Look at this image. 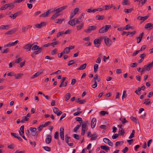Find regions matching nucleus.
Wrapping results in <instances>:
<instances>
[{"label":"nucleus","mask_w":153,"mask_h":153,"mask_svg":"<svg viewBox=\"0 0 153 153\" xmlns=\"http://www.w3.org/2000/svg\"><path fill=\"white\" fill-rule=\"evenodd\" d=\"M111 27V25H106L99 29V33H105L108 31V29L110 28Z\"/></svg>","instance_id":"f257e3e1"},{"label":"nucleus","mask_w":153,"mask_h":153,"mask_svg":"<svg viewBox=\"0 0 153 153\" xmlns=\"http://www.w3.org/2000/svg\"><path fill=\"white\" fill-rule=\"evenodd\" d=\"M102 39V37H101L99 39H96L94 40V43L95 47L98 48L100 46Z\"/></svg>","instance_id":"f03ea898"},{"label":"nucleus","mask_w":153,"mask_h":153,"mask_svg":"<svg viewBox=\"0 0 153 153\" xmlns=\"http://www.w3.org/2000/svg\"><path fill=\"white\" fill-rule=\"evenodd\" d=\"M97 28V26L94 25L89 26L87 29L84 30V32L87 33H89L90 31L95 30Z\"/></svg>","instance_id":"7ed1b4c3"},{"label":"nucleus","mask_w":153,"mask_h":153,"mask_svg":"<svg viewBox=\"0 0 153 153\" xmlns=\"http://www.w3.org/2000/svg\"><path fill=\"white\" fill-rule=\"evenodd\" d=\"M51 10H52V9H49L46 12H44L42 13L41 15L39 16L40 17H48L49 14H50L51 11H51Z\"/></svg>","instance_id":"20e7f679"},{"label":"nucleus","mask_w":153,"mask_h":153,"mask_svg":"<svg viewBox=\"0 0 153 153\" xmlns=\"http://www.w3.org/2000/svg\"><path fill=\"white\" fill-rule=\"evenodd\" d=\"M60 134L61 139L63 140L64 139V128L63 127H61L60 129Z\"/></svg>","instance_id":"39448f33"},{"label":"nucleus","mask_w":153,"mask_h":153,"mask_svg":"<svg viewBox=\"0 0 153 153\" xmlns=\"http://www.w3.org/2000/svg\"><path fill=\"white\" fill-rule=\"evenodd\" d=\"M33 45V44H28L25 45L23 47V48L26 50L27 51H30L31 47Z\"/></svg>","instance_id":"423d86ee"},{"label":"nucleus","mask_w":153,"mask_h":153,"mask_svg":"<svg viewBox=\"0 0 153 153\" xmlns=\"http://www.w3.org/2000/svg\"><path fill=\"white\" fill-rule=\"evenodd\" d=\"M153 67V61L151 63H150L148 65H145L144 66V67L146 69V70L147 71H149L150 70L151 68Z\"/></svg>","instance_id":"0eeeda50"},{"label":"nucleus","mask_w":153,"mask_h":153,"mask_svg":"<svg viewBox=\"0 0 153 153\" xmlns=\"http://www.w3.org/2000/svg\"><path fill=\"white\" fill-rule=\"evenodd\" d=\"M18 30L17 28H14L12 29L7 31L5 34L7 35H11L15 33Z\"/></svg>","instance_id":"6e6552de"},{"label":"nucleus","mask_w":153,"mask_h":153,"mask_svg":"<svg viewBox=\"0 0 153 153\" xmlns=\"http://www.w3.org/2000/svg\"><path fill=\"white\" fill-rule=\"evenodd\" d=\"M104 42L107 46H110L111 44V40L108 37L104 38Z\"/></svg>","instance_id":"1a4fd4ad"},{"label":"nucleus","mask_w":153,"mask_h":153,"mask_svg":"<svg viewBox=\"0 0 153 153\" xmlns=\"http://www.w3.org/2000/svg\"><path fill=\"white\" fill-rule=\"evenodd\" d=\"M103 141L104 142L107 144H108V145L111 146H113V143L108 138H105L103 139Z\"/></svg>","instance_id":"9d476101"},{"label":"nucleus","mask_w":153,"mask_h":153,"mask_svg":"<svg viewBox=\"0 0 153 153\" xmlns=\"http://www.w3.org/2000/svg\"><path fill=\"white\" fill-rule=\"evenodd\" d=\"M52 138L51 135H48L47 136L45 139V143L47 144L50 143L51 141Z\"/></svg>","instance_id":"9b49d317"},{"label":"nucleus","mask_w":153,"mask_h":153,"mask_svg":"<svg viewBox=\"0 0 153 153\" xmlns=\"http://www.w3.org/2000/svg\"><path fill=\"white\" fill-rule=\"evenodd\" d=\"M18 40H16L14 42H10L7 44L5 46V47H10L13 46H15L16 45L18 42Z\"/></svg>","instance_id":"f8f14e48"},{"label":"nucleus","mask_w":153,"mask_h":153,"mask_svg":"<svg viewBox=\"0 0 153 153\" xmlns=\"http://www.w3.org/2000/svg\"><path fill=\"white\" fill-rule=\"evenodd\" d=\"M96 123V118H93L91 120V126L92 128H93L95 127Z\"/></svg>","instance_id":"ddd939ff"},{"label":"nucleus","mask_w":153,"mask_h":153,"mask_svg":"<svg viewBox=\"0 0 153 153\" xmlns=\"http://www.w3.org/2000/svg\"><path fill=\"white\" fill-rule=\"evenodd\" d=\"M32 27V26L27 25L26 27L23 26L22 28V32L25 33L28 30V29Z\"/></svg>","instance_id":"4468645a"},{"label":"nucleus","mask_w":153,"mask_h":153,"mask_svg":"<svg viewBox=\"0 0 153 153\" xmlns=\"http://www.w3.org/2000/svg\"><path fill=\"white\" fill-rule=\"evenodd\" d=\"M113 104H114V103L111 102L109 101H104L103 106H108Z\"/></svg>","instance_id":"2eb2a0df"},{"label":"nucleus","mask_w":153,"mask_h":153,"mask_svg":"<svg viewBox=\"0 0 153 153\" xmlns=\"http://www.w3.org/2000/svg\"><path fill=\"white\" fill-rule=\"evenodd\" d=\"M43 50V48L42 47H40L39 49L37 50V51L34 52V54H35L36 55L40 53Z\"/></svg>","instance_id":"dca6fc26"},{"label":"nucleus","mask_w":153,"mask_h":153,"mask_svg":"<svg viewBox=\"0 0 153 153\" xmlns=\"http://www.w3.org/2000/svg\"><path fill=\"white\" fill-rule=\"evenodd\" d=\"M43 72V71H38L34 75H33L31 77V78L32 79L34 78L35 77H37L40 74H41Z\"/></svg>","instance_id":"f3484780"},{"label":"nucleus","mask_w":153,"mask_h":153,"mask_svg":"<svg viewBox=\"0 0 153 153\" xmlns=\"http://www.w3.org/2000/svg\"><path fill=\"white\" fill-rule=\"evenodd\" d=\"M87 64L85 63L81 65L80 67L77 68L78 70H82L84 69L86 67Z\"/></svg>","instance_id":"a211bd4d"},{"label":"nucleus","mask_w":153,"mask_h":153,"mask_svg":"<svg viewBox=\"0 0 153 153\" xmlns=\"http://www.w3.org/2000/svg\"><path fill=\"white\" fill-rule=\"evenodd\" d=\"M71 97V94L69 93H67L65 95V100L66 101H67Z\"/></svg>","instance_id":"6ab92c4d"},{"label":"nucleus","mask_w":153,"mask_h":153,"mask_svg":"<svg viewBox=\"0 0 153 153\" xmlns=\"http://www.w3.org/2000/svg\"><path fill=\"white\" fill-rule=\"evenodd\" d=\"M9 27L8 25H1L0 27V29L3 30L7 29Z\"/></svg>","instance_id":"aec40b11"},{"label":"nucleus","mask_w":153,"mask_h":153,"mask_svg":"<svg viewBox=\"0 0 153 153\" xmlns=\"http://www.w3.org/2000/svg\"><path fill=\"white\" fill-rule=\"evenodd\" d=\"M23 75V74L19 73L17 74H14V76L15 77L16 79H18Z\"/></svg>","instance_id":"412c9836"},{"label":"nucleus","mask_w":153,"mask_h":153,"mask_svg":"<svg viewBox=\"0 0 153 153\" xmlns=\"http://www.w3.org/2000/svg\"><path fill=\"white\" fill-rule=\"evenodd\" d=\"M75 19H74L70 20L68 22V24L71 26H73L75 25Z\"/></svg>","instance_id":"4be33fe9"},{"label":"nucleus","mask_w":153,"mask_h":153,"mask_svg":"<svg viewBox=\"0 0 153 153\" xmlns=\"http://www.w3.org/2000/svg\"><path fill=\"white\" fill-rule=\"evenodd\" d=\"M127 36H128L129 35H130V36L131 37L136 33V31H134L132 32L128 31L127 32Z\"/></svg>","instance_id":"5701e85b"},{"label":"nucleus","mask_w":153,"mask_h":153,"mask_svg":"<svg viewBox=\"0 0 153 153\" xmlns=\"http://www.w3.org/2000/svg\"><path fill=\"white\" fill-rule=\"evenodd\" d=\"M100 148L101 149H103L106 151L108 150L109 149V147L105 145L101 146H100Z\"/></svg>","instance_id":"b1692460"},{"label":"nucleus","mask_w":153,"mask_h":153,"mask_svg":"<svg viewBox=\"0 0 153 153\" xmlns=\"http://www.w3.org/2000/svg\"><path fill=\"white\" fill-rule=\"evenodd\" d=\"M151 23H147L146 24L145 27L147 29H149V30H150L151 29Z\"/></svg>","instance_id":"393cba45"},{"label":"nucleus","mask_w":153,"mask_h":153,"mask_svg":"<svg viewBox=\"0 0 153 153\" xmlns=\"http://www.w3.org/2000/svg\"><path fill=\"white\" fill-rule=\"evenodd\" d=\"M84 23H82L80 25L76 26L77 29L78 30H79L81 29L83 27Z\"/></svg>","instance_id":"a878e982"},{"label":"nucleus","mask_w":153,"mask_h":153,"mask_svg":"<svg viewBox=\"0 0 153 153\" xmlns=\"http://www.w3.org/2000/svg\"><path fill=\"white\" fill-rule=\"evenodd\" d=\"M96 18H97L96 19L97 20H102L103 19H104V16H100V15H97L96 17Z\"/></svg>","instance_id":"bb28decb"},{"label":"nucleus","mask_w":153,"mask_h":153,"mask_svg":"<svg viewBox=\"0 0 153 153\" xmlns=\"http://www.w3.org/2000/svg\"><path fill=\"white\" fill-rule=\"evenodd\" d=\"M129 29H131L132 30H133L134 29V27L133 26H130L129 25H127L125 27V30H128Z\"/></svg>","instance_id":"cd10ccee"},{"label":"nucleus","mask_w":153,"mask_h":153,"mask_svg":"<svg viewBox=\"0 0 153 153\" xmlns=\"http://www.w3.org/2000/svg\"><path fill=\"white\" fill-rule=\"evenodd\" d=\"M129 2L128 0H123L122 2V4L123 5H127L129 4Z\"/></svg>","instance_id":"c85d7f7f"},{"label":"nucleus","mask_w":153,"mask_h":153,"mask_svg":"<svg viewBox=\"0 0 153 153\" xmlns=\"http://www.w3.org/2000/svg\"><path fill=\"white\" fill-rule=\"evenodd\" d=\"M131 119L136 123H139L138 120L135 117H131L130 118Z\"/></svg>","instance_id":"c756f323"},{"label":"nucleus","mask_w":153,"mask_h":153,"mask_svg":"<svg viewBox=\"0 0 153 153\" xmlns=\"http://www.w3.org/2000/svg\"><path fill=\"white\" fill-rule=\"evenodd\" d=\"M64 20V19H58L56 20V21L55 22V23L58 24H61Z\"/></svg>","instance_id":"7c9ffc66"},{"label":"nucleus","mask_w":153,"mask_h":153,"mask_svg":"<svg viewBox=\"0 0 153 153\" xmlns=\"http://www.w3.org/2000/svg\"><path fill=\"white\" fill-rule=\"evenodd\" d=\"M144 100H145V101L143 103V104H145L146 105H149L151 103V102L150 101V99H145Z\"/></svg>","instance_id":"2f4dec72"},{"label":"nucleus","mask_w":153,"mask_h":153,"mask_svg":"<svg viewBox=\"0 0 153 153\" xmlns=\"http://www.w3.org/2000/svg\"><path fill=\"white\" fill-rule=\"evenodd\" d=\"M133 10V8H131L129 9H125L124 10V11L125 13H131L132 10Z\"/></svg>","instance_id":"473e14b6"},{"label":"nucleus","mask_w":153,"mask_h":153,"mask_svg":"<svg viewBox=\"0 0 153 153\" xmlns=\"http://www.w3.org/2000/svg\"><path fill=\"white\" fill-rule=\"evenodd\" d=\"M8 7V4H6L2 6L0 8V9L1 10H3L6 9Z\"/></svg>","instance_id":"72a5a7b5"},{"label":"nucleus","mask_w":153,"mask_h":153,"mask_svg":"<svg viewBox=\"0 0 153 153\" xmlns=\"http://www.w3.org/2000/svg\"><path fill=\"white\" fill-rule=\"evenodd\" d=\"M118 134L120 135H123L124 134L125 132L123 128H122V129L121 130L119 129V130L118 131Z\"/></svg>","instance_id":"f704fd0d"},{"label":"nucleus","mask_w":153,"mask_h":153,"mask_svg":"<svg viewBox=\"0 0 153 153\" xmlns=\"http://www.w3.org/2000/svg\"><path fill=\"white\" fill-rule=\"evenodd\" d=\"M94 72H96L98 69V65L97 64H95L94 66Z\"/></svg>","instance_id":"c9c22d12"},{"label":"nucleus","mask_w":153,"mask_h":153,"mask_svg":"<svg viewBox=\"0 0 153 153\" xmlns=\"http://www.w3.org/2000/svg\"><path fill=\"white\" fill-rule=\"evenodd\" d=\"M14 3L13 2V3H10L7 4L8 7H11V9L15 7Z\"/></svg>","instance_id":"e433bc0d"},{"label":"nucleus","mask_w":153,"mask_h":153,"mask_svg":"<svg viewBox=\"0 0 153 153\" xmlns=\"http://www.w3.org/2000/svg\"><path fill=\"white\" fill-rule=\"evenodd\" d=\"M59 43V42L56 41V42H53L52 43H50V45L53 47H54V45H57Z\"/></svg>","instance_id":"4c0bfd02"},{"label":"nucleus","mask_w":153,"mask_h":153,"mask_svg":"<svg viewBox=\"0 0 153 153\" xmlns=\"http://www.w3.org/2000/svg\"><path fill=\"white\" fill-rule=\"evenodd\" d=\"M43 148L46 151L50 152L51 151V148L48 146H43Z\"/></svg>","instance_id":"58836bf2"},{"label":"nucleus","mask_w":153,"mask_h":153,"mask_svg":"<svg viewBox=\"0 0 153 153\" xmlns=\"http://www.w3.org/2000/svg\"><path fill=\"white\" fill-rule=\"evenodd\" d=\"M40 47L37 45H35L32 48V50L33 51L36 50L39 48Z\"/></svg>","instance_id":"ea45409f"},{"label":"nucleus","mask_w":153,"mask_h":153,"mask_svg":"<svg viewBox=\"0 0 153 153\" xmlns=\"http://www.w3.org/2000/svg\"><path fill=\"white\" fill-rule=\"evenodd\" d=\"M59 15H58L57 13H55L54 15H53L52 17L51 18V20H53L55 19Z\"/></svg>","instance_id":"a19ab883"},{"label":"nucleus","mask_w":153,"mask_h":153,"mask_svg":"<svg viewBox=\"0 0 153 153\" xmlns=\"http://www.w3.org/2000/svg\"><path fill=\"white\" fill-rule=\"evenodd\" d=\"M100 114L102 116H104L106 114H108V113L105 111H102L100 112Z\"/></svg>","instance_id":"79ce46f5"},{"label":"nucleus","mask_w":153,"mask_h":153,"mask_svg":"<svg viewBox=\"0 0 153 153\" xmlns=\"http://www.w3.org/2000/svg\"><path fill=\"white\" fill-rule=\"evenodd\" d=\"M59 133L58 132H56L54 134V138L55 139L58 140L59 139Z\"/></svg>","instance_id":"37998d69"},{"label":"nucleus","mask_w":153,"mask_h":153,"mask_svg":"<svg viewBox=\"0 0 153 153\" xmlns=\"http://www.w3.org/2000/svg\"><path fill=\"white\" fill-rule=\"evenodd\" d=\"M76 121H79L80 124L82 122V119L80 117H77L76 118Z\"/></svg>","instance_id":"c03bdc74"},{"label":"nucleus","mask_w":153,"mask_h":153,"mask_svg":"<svg viewBox=\"0 0 153 153\" xmlns=\"http://www.w3.org/2000/svg\"><path fill=\"white\" fill-rule=\"evenodd\" d=\"M149 15H147L146 16H143L142 19V22H143L145 20H146L149 17Z\"/></svg>","instance_id":"a18cd8bd"},{"label":"nucleus","mask_w":153,"mask_h":153,"mask_svg":"<svg viewBox=\"0 0 153 153\" xmlns=\"http://www.w3.org/2000/svg\"><path fill=\"white\" fill-rule=\"evenodd\" d=\"M80 126V125H77L74 128V132H76L78 130Z\"/></svg>","instance_id":"49530a36"},{"label":"nucleus","mask_w":153,"mask_h":153,"mask_svg":"<svg viewBox=\"0 0 153 153\" xmlns=\"http://www.w3.org/2000/svg\"><path fill=\"white\" fill-rule=\"evenodd\" d=\"M64 51H65L66 54H67V53H68L70 51V50L69 49V48L68 47H66L64 49Z\"/></svg>","instance_id":"de8ad7c7"},{"label":"nucleus","mask_w":153,"mask_h":153,"mask_svg":"<svg viewBox=\"0 0 153 153\" xmlns=\"http://www.w3.org/2000/svg\"><path fill=\"white\" fill-rule=\"evenodd\" d=\"M64 34V32L63 31H61V32H59L56 35L57 37H59L60 36H61L62 35Z\"/></svg>","instance_id":"09e8293b"},{"label":"nucleus","mask_w":153,"mask_h":153,"mask_svg":"<svg viewBox=\"0 0 153 153\" xmlns=\"http://www.w3.org/2000/svg\"><path fill=\"white\" fill-rule=\"evenodd\" d=\"M59 111V109L58 108L56 107H53V111L56 114Z\"/></svg>","instance_id":"8fccbe9b"},{"label":"nucleus","mask_w":153,"mask_h":153,"mask_svg":"<svg viewBox=\"0 0 153 153\" xmlns=\"http://www.w3.org/2000/svg\"><path fill=\"white\" fill-rule=\"evenodd\" d=\"M75 61L74 60H70V61H69V63H68V66H70V65H71L72 64H74V63L75 62Z\"/></svg>","instance_id":"3c124183"},{"label":"nucleus","mask_w":153,"mask_h":153,"mask_svg":"<svg viewBox=\"0 0 153 153\" xmlns=\"http://www.w3.org/2000/svg\"><path fill=\"white\" fill-rule=\"evenodd\" d=\"M79 9L78 8H75L74 9V10L73 12V13L74 14H76L79 11Z\"/></svg>","instance_id":"603ef678"},{"label":"nucleus","mask_w":153,"mask_h":153,"mask_svg":"<svg viewBox=\"0 0 153 153\" xmlns=\"http://www.w3.org/2000/svg\"><path fill=\"white\" fill-rule=\"evenodd\" d=\"M22 61V58H19L16 59L15 61V63H19Z\"/></svg>","instance_id":"864d4df0"},{"label":"nucleus","mask_w":153,"mask_h":153,"mask_svg":"<svg viewBox=\"0 0 153 153\" xmlns=\"http://www.w3.org/2000/svg\"><path fill=\"white\" fill-rule=\"evenodd\" d=\"M74 137L77 140H79L80 139L79 136L76 134H73Z\"/></svg>","instance_id":"5fc2aeb1"},{"label":"nucleus","mask_w":153,"mask_h":153,"mask_svg":"<svg viewBox=\"0 0 153 153\" xmlns=\"http://www.w3.org/2000/svg\"><path fill=\"white\" fill-rule=\"evenodd\" d=\"M119 135V134H115L114 135H113L112 136V138L113 139H115L117 138L118 135Z\"/></svg>","instance_id":"6e6d98bb"},{"label":"nucleus","mask_w":153,"mask_h":153,"mask_svg":"<svg viewBox=\"0 0 153 153\" xmlns=\"http://www.w3.org/2000/svg\"><path fill=\"white\" fill-rule=\"evenodd\" d=\"M98 77V76L97 74H96L94 75L93 79V80L94 81V82H97L96 80L97 79Z\"/></svg>","instance_id":"4d7b16f0"},{"label":"nucleus","mask_w":153,"mask_h":153,"mask_svg":"<svg viewBox=\"0 0 153 153\" xmlns=\"http://www.w3.org/2000/svg\"><path fill=\"white\" fill-rule=\"evenodd\" d=\"M25 133L27 137H28L30 136V132L28 129H27L25 131Z\"/></svg>","instance_id":"13d9d810"},{"label":"nucleus","mask_w":153,"mask_h":153,"mask_svg":"<svg viewBox=\"0 0 153 153\" xmlns=\"http://www.w3.org/2000/svg\"><path fill=\"white\" fill-rule=\"evenodd\" d=\"M146 56V54L144 53H142L139 56L141 58V59H144V58Z\"/></svg>","instance_id":"bf43d9fd"},{"label":"nucleus","mask_w":153,"mask_h":153,"mask_svg":"<svg viewBox=\"0 0 153 153\" xmlns=\"http://www.w3.org/2000/svg\"><path fill=\"white\" fill-rule=\"evenodd\" d=\"M47 22H42L40 23V24L41 25V27H42L44 26H45L46 25Z\"/></svg>","instance_id":"052dcab7"},{"label":"nucleus","mask_w":153,"mask_h":153,"mask_svg":"<svg viewBox=\"0 0 153 153\" xmlns=\"http://www.w3.org/2000/svg\"><path fill=\"white\" fill-rule=\"evenodd\" d=\"M30 130L31 131V132L36 131V128L30 127Z\"/></svg>","instance_id":"680f3d73"},{"label":"nucleus","mask_w":153,"mask_h":153,"mask_svg":"<svg viewBox=\"0 0 153 153\" xmlns=\"http://www.w3.org/2000/svg\"><path fill=\"white\" fill-rule=\"evenodd\" d=\"M86 126L85 123V122L82 123V129H85Z\"/></svg>","instance_id":"e2e57ef3"},{"label":"nucleus","mask_w":153,"mask_h":153,"mask_svg":"<svg viewBox=\"0 0 153 153\" xmlns=\"http://www.w3.org/2000/svg\"><path fill=\"white\" fill-rule=\"evenodd\" d=\"M128 148L127 147H126L123 149V150L122 152L123 153H126L128 151Z\"/></svg>","instance_id":"0e129e2a"},{"label":"nucleus","mask_w":153,"mask_h":153,"mask_svg":"<svg viewBox=\"0 0 153 153\" xmlns=\"http://www.w3.org/2000/svg\"><path fill=\"white\" fill-rule=\"evenodd\" d=\"M11 134L12 136L16 138V137H17L19 136L18 134L14 133H11Z\"/></svg>","instance_id":"69168bd1"},{"label":"nucleus","mask_w":153,"mask_h":153,"mask_svg":"<svg viewBox=\"0 0 153 153\" xmlns=\"http://www.w3.org/2000/svg\"><path fill=\"white\" fill-rule=\"evenodd\" d=\"M51 123V122L50 121H47V122H46L45 123V124L44 125H43V126H44V127H45L46 126L48 125Z\"/></svg>","instance_id":"338daca9"},{"label":"nucleus","mask_w":153,"mask_h":153,"mask_svg":"<svg viewBox=\"0 0 153 153\" xmlns=\"http://www.w3.org/2000/svg\"><path fill=\"white\" fill-rule=\"evenodd\" d=\"M76 79H73L72 80L71 84L73 85H74L76 83Z\"/></svg>","instance_id":"774afa93"}]
</instances>
